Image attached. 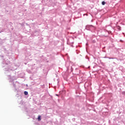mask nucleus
<instances>
[{
	"label": "nucleus",
	"instance_id": "obj_4",
	"mask_svg": "<svg viewBox=\"0 0 125 125\" xmlns=\"http://www.w3.org/2000/svg\"><path fill=\"white\" fill-rule=\"evenodd\" d=\"M105 1H103L102 2V4H103V5H105Z\"/></svg>",
	"mask_w": 125,
	"mask_h": 125
},
{
	"label": "nucleus",
	"instance_id": "obj_1",
	"mask_svg": "<svg viewBox=\"0 0 125 125\" xmlns=\"http://www.w3.org/2000/svg\"><path fill=\"white\" fill-rule=\"evenodd\" d=\"M24 93L25 95H28V92L27 91H24Z\"/></svg>",
	"mask_w": 125,
	"mask_h": 125
},
{
	"label": "nucleus",
	"instance_id": "obj_2",
	"mask_svg": "<svg viewBox=\"0 0 125 125\" xmlns=\"http://www.w3.org/2000/svg\"><path fill=\"white\" fill-rule=\"evenodd\" d=\"M117 29L119 30V31H121V27L120 26H117Z\"/></svg>",
	"mask_w": 125,
	"mask_h": 125
},
{
	"label": "nucleus",
	"instance_id": "obj_3",
	"mask_svg": "<svg viewBox=\"0 0 125 125\" xmlns=\"http://www.w3.org/2000/svg\"><path fill=\"white\" fill-rule=\"evenodd\" d=\"M38 120H39V121H42V119L41 118V116L38 117Z\"/></svg>",
	"mask_w": 125,
	"mask_h": 125
}]
</instances>
